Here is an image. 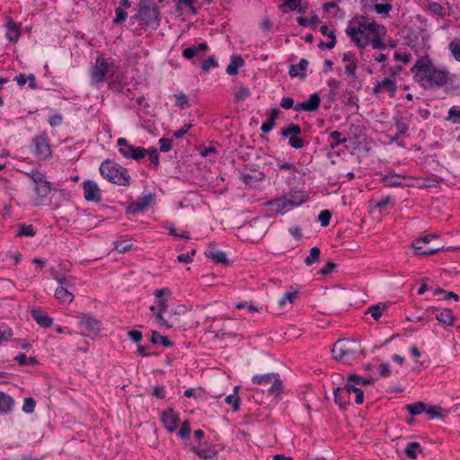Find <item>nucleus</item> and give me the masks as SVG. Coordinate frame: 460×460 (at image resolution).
<instances>
[{
    "mask_svg": "<svg viewBox=\"0 0 460 460\" xmlns=\"http://www.w3.org/2000/svg\"><path fill=\"white\" fill-rule=\"evenodd\" d=\"M267 206L270 208L271 211L280 215L285 214L292 208L288 200L286 199L284 196L268 201Z\"/></svg>",
    "mask_w": 460,
    "mask_h": 460,
    "instance_id": "6ab92c4d",
    "label": "nucleus"
},
{
    "mask_svg": "<svg viewBox=\"0 0 460 460\" xmlns=\"http://www.w3.org/2000/svg\"><path fill=\"white\" fill-rule=\"evenodd\" d=\"M414 80L424 89H437L453 81V75L428 56L417 59L411 68Z\"/></svg>",
    "mask_w": 460,
    "mask_h": 460,
    "instance_id": "f257e3e1",
    "label": "nucleus"
},
{
    "mask_svg": "<svg viewBox=\"0 0 460 460\" xmlns=\"http://www.w3.org/2000/svg\"><path fill=\"white\" fill-rule=\"evenodd\" d=\"M14 405V400L7 394L0 392V413H9Z\"/></svg>",
    "mask_w": 460,
    "mask_h": 460,
    "instance_id": "cd10ccee",
    "label": "nucleus"
},
{
    "mask_svg": "<svg viewBox=\"0 0 460 460\" xmlns=\"http://www.w3.org/2000/svg\"><path fill=\"white\" fill-rule=\"evenodd\" d=\"M368 32L375 37L383 36L386 33V29L384 25L378 24L371 20L370 24H367Z\"/></svg>",
    "mask_w": 460,
    "mask_h": 460,
    "instance_id": "e433bc0d",
    "label": "nucleus"
},
{
    "mask_svg": "<svg viewBox=\"0 0 460 460\" xmlns=\"http://www.w3.org/2000/svg\"><path fill=\"white\" fill-rule=\"evenodd\" d=\"M34 156L40 160H45L51 155L50 146L46 137L40 135L35 137L31 145Z\"/></svg>",
    "mask_w": 460,
    "mask_h": 460,
    "instance_id": "9b49d317",
    "label": "nucleus"
},
{
    "mask_svg": "<svg viewBox=\"0 0 460 460\" xmlns=\"http://www.w3.org/2000/svg\"><path fill=\"white\" fill-rule=\"evenodd\" d=\"M343 393H346V395H348V396H349L351 393H354L355 394V402L357 404H361L364 401L363 391L360 388L357 387V385H355L352 382H349V379H348V382H347L345 387H343Z\"/></svg>",
    "mask_w": 460,
    "mask_h": 460,
    "instance_id": "b1692460",
    "label": "nucleus"
},
{
    "mask_svg": "<svg viewBox=\"0 0 460 460\" xmlns=\"http://www.w3.org/2000/svg\"><path fill=\"white\" fill-rule=\"evenodd\" d=\"M101 175L111 183L127 187L130 184V175L126 168L118 163L107 159L99 168Z\"/></svg>",
    "mask_w": 460,
    "mask_h": 460,
    "instance_id": "f03ea898",
    "label": "nucleus"
},
{
    "mask_svg": "<svg viewBox=\"0 0 460 460\" xmlns=\"http://www.w3.org/2000/svg\"><path fill=\"white\" fill-rule=\"evenodd\" d=\"M286 199L288 200V203L291 208L297 207L301 204H303L305 199L306 196L302 190H291L288 192L286 196H284Z\"/></svg>",
    "mask_w": 460,
    "mask_h": 460,
    "instance_id": "393cba45",
    "label": "nucleus"
},
{
    "mask_svg": "<svg viewBox=\"0 0 460 460\" xmlns=\"http://www.w3.org/2000/svg\"><path fill=\"white\" fill-rule=\"evenodd\" d=\"M396 84L394 78L385 77L381 82H378L373 88V93L379 97L382 92H387L391 97L394 96L396 91Z\"/></svg>",
    "mask_w": 460,
    "mask_h": 460,
    "instance_id": "2eb2a0df",
    "label": "nucleus"
},
{
    "mask_svg": "<svg viewBox=\"0 0 460 460\" xmlns=\"http://www.w3.org/2000/svg\"><path fill=\"white\" fill-rule=\"evenodd\" d=\"M425 403L421 402L413 404H407L406 409L411 415H418L425 411Z\"/></svg>",
    "mask_w": 460,
    "mask_h": 460,
    "instance_id": "37998d69",
    "label": "nucleus"
},
{
    "mask_svg": "<svg viewBox=\"0 0 460 460\" xmlns=\"http://www.w3.org/2000/svg\"><path fill=\"white\" fill-rule=\"evenodd\" d=\"M420 449V445L418 442H411L405 447V454L408 457L415 458L418 451Z\"/></svg>",
    "mask_w": 460,
    "mask_h": 460,
    "instance_id": "a18cd8bd",
    "label": "nucleus"
},
{
    "mask_svg": "<svg viewBox=\"0 0 460 460\" xmlns=\"http://www.w3.org/2000/svg\"><path fill=\"white\" fill-rule=\"evenodd\" d=\"M28 175L34 183V190L38 196L35 204L40 205L42 199L50 193V182L47 181L45 175L39 171H31Z\"/></svg>",
    "mask_w": 460,
    "mask_h": 460,
    "instance_id": "0eeeda50",
    "label": "nucleus"
},
{
    "mask_svg": "<svg viewBox=\"0 0 460 460\" xmlns=\"http://www.w3.org/2000/svg\"><path fill=\"white\" fill-rule=\"evenodd\" d=\"M160 150L162 152H168L172 147V140L170 138L162 137L159 140Z\"/></svg>",
    "mask_w": 460,
    "mask_h": 460,
    "instance_id": "69168bd1",
    "label": "nucleus"
},
{
    "mask_svg": "<svg viewBox=\"0 0 460 460\" xmlns=\"http://www.w3.org/2000/svg\"><path fill=\"white\" fill-rule=\"evenodd\" d=\"M374 10L378 14L388 15L389 13L393 10V5L388 3H386V4L376 3L374 4Z\"/></svg>",
    "mask_w": 460,
    "mask_h": 460,
    "instance_id": "09e8293b",
    "label": "nucleus"
},
{
    "mask_svg": "<svg viewBox=\"0 0 460 460\" xmlns=\"http://www.w3.org/2000/svg\"><path fill=\"white\" fill-rule=\"evenodd\" d=\"M320 254H321V252H320L319 248H317V247L311 248L309 255L305 260V263L307 266H311L314 262L319 261Z\"/></svg>",
    "mask_w": 460,
    "mask_h": 460,
    "instance_id": "79ce46f5",
    "label": "nucleus"
},
{
    "mask_svg": "<svg viewBox=\"0 0 460 460\" xmlns=\"http://www.w3.org/2000/svg\"><path fill=\"white\" fill-rule=\"evenodd\" d=\"M192 449L200 458L205 460L213 459L217 456V452L210 448L199 450L197 447H193Z\"/></svg>",
    "mask_w": 460,
    "mask_h": 460,
    "instance_id": "49530a36",
    "label": "nucleus"
},
{
    "mask_svg": "<svg viewBox=\"0 0 460 460\" xmlns=\"http://www.w3.org/2000/svg\"><path fill=\"white\" fill-rule=\"evenodd\" d=\"M297 296V293H290L287 292L284 294L283 297L279 301V305L280 307L284 306L287 301L289 303H292Z\"/></svg>",
    "mask_w": 460,
    "mask_h": 460,
    "instance_id": "774afa93",
    "label": "nucleus"
},
{
    "mask_svg": "<svg viewBox=\"0 0 460 460\" xmlns=\"http://www.w3.org/2000/svg\"><path fill=\"white\" fill-rule=\"evenodd\" d=\"M36 402L35 401L29 397L24 399V402L22 405V411L26 413H32L35 410Z\"/></svg>",
    "mask_w": 460,
    "mask_h": 460,
    "instance_id": "4d7b16f0",
    "label": "nucleus"
},
{
    "mask_svg": "<svg viewBox=\"0 0 460 460\" xmlns=\"http://www.w3.org/2000/svg\"><path fill=\"white\" fill-rule=\"evenodd\" d=\"M250 96H251V91L249 90V88L241 85L238 87L237 91L235 92L234 99L236 102H243V101L246 100L247 98H249Z\"/></svg>",
    "mask_w": 460,
    "mask_h": 460,
    "instance_id": "c03bdc74",
    "label": "nucleus"
},
{
    "mask_svg": "<svg viewBox=\"0 0 460 460\" xmlns=\"http://www.w3.org/2000/svg\"><path fill=\"white\" fill-rule=\"evenodd\" d=\"M55 297L58 302L70 304L74 300V295L66 288L58 287L55 291Z\"/></svg>",
    "mask_w": 460,
    "mask_h": 460,
    "instance_id": "c85d7f7f",
    "label": "nucleus"
},
{
    "mask_svg": "<svg viewBox=\"0 0 460 460\" xmlns=\"http://www.w3.org/2000/svg\"><path fill=\"white\" fill-rule=\"evenodd\" d=\"M5 37L11 42H16L20 37V31L18 25L13 22H9L7 23V31L5 33Z\"/></svg>",
    "mask_w": 460,
    "mask_h": 460,
    "instance_id": "72a5a7b5",
    "label": "nucleus"
},
{
    "mask_svg": "<svg viewBox=\"0 0 460 460\" xmlns=\"http://www.w3.org/2000/svg\"><path fill=\"white\" fill-rule=\"evenodd\" d=\"M332 214L329 210H322L318 216V220L322 226H327L330 224Z\"/></svg>",
    "mask_w": 460,
    "mask_h": 460,
    "instance_id": "5fc2aeb1",
    "label": "nucleus"
},
{
    "mask_svg": "<svg viewBox=\"0 0 460 460\" xmlns=\"http://www.w3.org/2000/svg\"><path fill=\"white\" fill-rule=\"evenodd\" d=\"M205 255L216 263L226 264L228 262L226 253L222 251L216 250L212 244H210L205 252Z\"/></svg>",
    "mask_w": 460,
    "mask_h": 460,
    "instance_id": "5701e85b",
    "label": "nucleus"
},
{
    "mask_svg": "<svg viewBox=\"0 0 460 460\" xmlns=\"http://www.w3.org/2000/svg\"><path fill=\"white\" fill-rule=\"evenodd\" d=\"M388 308V305L386 303H378L376 305H371L366 312V314H370L372 317L378 321L382 316L384 311Z\"/></svg>",
    "mask_w": 460,
    "mask_h": 460,
    "instance_id": "473e14b6",
    "label": "nucleus"
},
{
    "mask_svg": "<svg viewBox=\"0 0 460 460\" xmlns=\"http://www.w3.org/2000/svg\"><path fill=\"white\" fill-rule=\"evenodd\" d=\"M243 65L244 61L241 56H232L230 63L226 67V73L230 75H234Z\"/></svg>",
    "mask_w": 460,
    "mask_h": 460,
    "instance_id": "c756f323",
    "label": "nucleus"
},
{
    "mask_svg": "<svg viewBox=\"0 0 460 460\" xmlns=\"http://www.w3.org/2000/svg\"><path fill=\"white\" fill-rule=\"evenodd\" d=\"M411 114H396V116L394 119V128L396 129V137H402L403 136H405L409 129V124L411 120Z\"/></svg>",
    "mask_w": 460,
    "mask_h": 460,
    "instance_id": "dca6fc26",
    "label": "nucleus"
},
{
    "mask_svg": "<svg viewBox=\"0 0 460 460\" xmlns=\"http://www.w3.org/2000/svg\"><path fill=\"white\" fill-rule=\"evenodd\" d=\"M131 244L128 241H119L115 243V250L119 252H125L130 250Z\"/></svg>",
    "mask_w": 460,
    "mask_h": 460,
    "instance_id": "338daca9",
    "label": "nucleus"
},
{
    "mask_svg": "<svg viewBox=\"0 0 460 460\" xmlns=\"http://www.w3.org/2000/svg\"><path fill=\"white\" fill-rule=\"evenodd\" d=\"M321 104V98L318 93H313L310 95L309 99L305 102H299L295 105L294 110L296 111H315L319 109Z\"/></svg>",
    "mask_w": 460,
    "mask_h": 460,
    "instance_id": "f3484780",
    "label": "nucleus"
},
{
    "mask_svg": "<svg viewBox=\"0 0 460 460\" xmlns=\"http://www.w3.org/2000/svg\"><path fill=\"white\" fill-rule=\"evenodd\" d=\"M79 324L90 332L97 333L101 331L100 321L88 314H85L81 318Z\"/></svg>",
    "mask_w": 460,
    "mask_h": 460,
    "instance_id": "aec40b11",
    "label": "nucleus"
},
{
    "mask_svg": "<svg viewBox=\"0 0 460 460\" xmlns=\"http://www.w3.org/2000/svg\"><path fill=\"white\" fill-rule=\"evenodd\" d=\"M334 401L340 406V408H346L347 404L349 402V396L346 395V393H343V388L337 387L333 391Z\"/></svg>",
    "mask_w": 460,
    "mask_h": 460,
    "instance_id": "7c9ffc66",
    "label": "nucleus"
},
{
    "mask_svg": "<svg viewBox=\"0 0 460 460\" xmlns=\"http://www.w3.org/2000/svg\"><path fill=\"white\" fill-rule=\"evenodd\" d=\"M190 434V423L188 420H185L181 424V427L178 432V436L181 438L185 439V438H189Z\"/></svg>",
    "mask_w": 460,
    "mask_h": 460,
    "instance_id": "680f3d73",
    "label": "nucleus"
},
{
    "mask_svg": "<svg viewBox=\"0 0 460 460\" xmlns=\"http://www.w3.org/2000/svg\"><path fill=\"white\" fill-rule=\"evenodd\" d=\"M35 231L33 229V226L31 225H22L20 226L18 235H25V236H34Z\"/></svg>",
    "mask_w": 460,
    "mask_h": 460,
    "instance_id": "e2e57ef3",
    "label": "nucleus"
},
{
    "mask_svg": "<svg viewBox=\"0 0 460 460\" xmlns=\"http://www.w3.org/2000/svg\"><path fill=\"white\" fill-rule=\"evenodd\" d=\"M434 238H437V236L433 235V234L425 235L421 238L417 239L414 243H412L411 247L415 251L416 254L420 255V256H427V255L435 254L442 248L437 247V248H429L428 250H422V244L429 243V242Z\"/></svg>",
    "mask_w": 460,
    "mask_h": 460,
    "instance_id": "ddd939ff",
    "label": "nucleus"
},
{
    "mask_svg": "<svg viewBox=\"0 0 460 460\" xmlns=\"http://www.w3.org/2000/svg\"><path fill=\"white\" fill-rule=\"evenodd\" d=\"M348 379L349 380V382H352L357 385H367L373 383L372 378H364L358 375H349L348 376Z\"/></svg>",
    "mask_w": 460,
    "mask_h": 460,
    "instance_id": "de8ad7c7",
    "label": "nucleus"
},
{
    "mask_svg": "<svg viewBox=\"0 0 460 460\" xmlns=\"http://www.w3.org/2000/svg\"><path fill=\"white\" fill-rule=\"evenodd\" d=\"M346 33L359 49H364L370 42L367 32L362 31L360 27L356 26L354 21L349 22Z\"/></svg>",
    "mask_w": 460,
    "mask_h": 460,
    "instance_id": "f8f14e48",
    "label": "nucleus"
},
{
    "mask_svg": "<svg viewBox=\"0 0 460 460\" xmlns=\"http://www.w3.org/2000/svg\"><path fill=\"white\" fill-rule=\"evenodd\" d=\"M153 197L151 195L144 197L142 199L137 201L132 205V211H144L146 208L150 206Z\"/></svg>",
    "mask_w": 460,
    "mask_h": 460,
    "instance_id": "4c0bfd02",
    "label": "nucleus"
},
{
    "mask_svg": "<svg viewBox=\"0 0 460 460\" xmlns=\"http://www.w3.org/2000/svg\"><path fill=\"white\" fill-rule=\"evenodd\" d=\"M115 14H116V16L113 20L114 23H121V22H125V20L128 17L127 12L125 10H123L121 7H117L115 9Z\"/></svg>",
    "mask_w": 460,
    "mask_h": 460,
    "instance_id": "13d9d810",
    "label": "nucleus"
},
{
    "mask_svg": "<svg viewBox=\"0 0 460 460\" xmlns=\"http://www.w3.org/2000/svg\"><path fill=\"white\" fill-rule=\"evenodd\" d=\"M146 151H147L146 155H148L151 163L157 168L159 166V154L157 149L155 147H150L146 149Z\"/></svg>",
    "mask_w": 460,
    "mask_h": 460,
    "instance_id": "864d4df0",
    "label": "nucleus"
},
{
    "mask_svg": "<svg viewBox=\"0 0 460 460\" xmlns=\"http://www.w3.org/2000/svg\"><path fill=\"white\" fill-rule=\"evenodd\" d=\"M237 390L238 386H235L234 389V394H229L225 398V402L232 406L234 411H238L240 407V398L237 395Z\"/></svg>",
    "mask_w": 460,
    "mask_h": 460,
    "instance_id": "c9c22d12",
    "label": "nucleus"
},
{
    "mask_svg": "<svg viewBox=\"0 0 460 460\" xmlns=\"http://www.w3.org/2000/svg\"><path fill=\"white\" fill-rule=\"evenodd\" d=\"M151 341L154 344L161 343L164 347H171L172 345V342L167 337L161 335L156 331L152 332Z\"/></svg>",
    "mask_w": 460,
    "mask_h": 460,
    "instance_id": "a19ab883",
    "label": "nucleus"
},
{
    "mask_svg": "<svg viewBox=\"0 0 460 460\" xmlns=\"http://www.w3.org/2000/svg\"><path fill=\"white\" fill-rule=\"evenodd\" d=\"M161 420L164 428L172 433L177 429V424L180 420L178 414H176L172 409H168L162 413Z\"/></svg>",
    "mask_w": 460,
    "mask_h": 460,
    "instance_id": "a211bd4d",
    "label": "nucleus"
},
{
    "mask_svg": "<svg viewBox=\"0 0 460 460\" xmlns=\"http://www.w3.org/2000/svg\"><path fill=\"white\" fill-rule=\"evenodd\" d=\"M113 67V63L102 56L97 57L95 65L92 67L90 75L92 83L98 84L104 81L106 75Z\"/></svg>",
    "mask_w": 460,
    "mask_h": 460,
    "instance_id": "6e6552de",
    "label": "nucleus"
},
{
    "mask_svg": "<svg viewBox=\"0 0 460 460\" xmlns=\"http://www.w3.org/2000/svg\"><path fill=\"white\" fill-rule=\"evenodd\" d=\"M174 98H175V104L178 107H180L181 109H185L190 104L188 96L182 92L175 93Z\"/></svg>",
    "mask_w": 460,
    "mask_h": 460,
    "instance_id": "8fccbe9b",
    "label": "nucleus"
},
{
    "mask_svg": "<svg viewBox=\"0 0 460 460\" xmlns=\"http://www.w3.org/2000/svg\"><path fill=\"white\" fill-rule=\"evenodd\" d=\"M357 61L356 59L351 61L350 63H347L346 66H345V72L346 74L352 77V78H356V70H357Z\"/></svg>",
    "mask_w": 460,
    "mask_h": 460,
    "instance_id": "0e129e2a",
    "label": "nucleus"
},
{
    "mask_svg": "<svg viewBox=\"0 0 460 460\" xmlns=\"http://www.w3.org/2000/svg\"><path fill=\"white\" fill-rule=\"evenodd\" d=\"M84 197L87 201L100 202L102 200L101 190L97 183L91 180L83 182Z\"/></svg>",
    "mask_w": 460,
    "mask_h": 460,
    "instance_id": "4468645a",
    "label": "nucleus"
},
{
    "mask_svg": "<svg viewBox=\"0 0 460 460\" xmlns=\"http://www.w3.org/2000/svg\"><path fill=\"white\" fill-rule=\"evenodd\" d=\"M160 8L155 0H140L134 18L142 25L157 27L160 22Z\"/></svg>",
    "mask_w": 460,
    "mask_h": 460,
    "instance_id": "7ed1b4c3",
    "label": "nucleus"
},
{
    "mask_svg": "<svg viewBox=\"0 0 460 460\" xmlns=\"http://www.w3.org/2000/svg\"><path fill=\"white\" fill-rule=\"evenodd\" d=\"M432 314H435V318L443 324L452 325L454 323L455 317L452 310L449 308H444L440 312L433 309Z\"/></svg>",
    "mask_w": 460,
    "mask_h": 460,
    "instance_id": "4be33fe9",
    "label": "nucleus"
},
{
    "mask_svg": "<svg viewBox=\"0 0 460 460\" xmlns=\"http://www.w3.org/2000/svg\"><path fill=\"white\" fill-rule=\"evenodd\" d=\"M31 315L37 322L38 324L44 328L50 327L53 323V319L50 316H49L48 314H46L40 309H31Z\"/></svg>",
    "mask_w": 460,
    "mask_h": 460,
    "instance_id": "412c9836",
    "label": "nucleus"
},
{
    "mask_svg": "<svg viewBox=\"0 0 460 460\" xmlns=\"http://www.w3.org/2000/svg\"><path fill=\"white\" fill-rule=\"evenodd\" d=\"M332 353L335 360L350 364L352 361L358 358L360 349L358 344L354 341L343 339L335 342Z\"/></svg>",
    "mask_w": 460,
    "mask_h": 460,
    "instance_id": "20e7f679",
    "label": "nucleus"
},
{
    "mask_svg": "<svg viewBox=\"0 0 460 460\" xmlns=\"http://www.w3.org/2000/svg\"><path fill=\"white\" fill-rule=\"evenodd\" d=\"M341 136V133L339 131H332L330 135V137L334 140L332 143L330 144V147L332 149L336 148L339 145L344 144L347 142V138H340Z\"/></svg>",
    "mask_w": 460,
    "mask_h": 460,
    "instance_id": "603ef678",
    "label": "nucleus"
},
{
    "mask_svg": "<svg viewBox=\"0 0 460 460\" xmlns=\"http://www.w3.org/2000/svg\"><path fill=\"white\" fill-rule=\"evenodd\" d=\"M302 133L301 127L298 124H289L282 128L280 135L283 137H288V144L295 149H301L305 146L304 140L299 137Z\"/></svg>",
    "mask_w": 460,
    "mask_h": 460,
    "instance_id": "9d476101",
    "label": "nucleus"
},
{
    "mask_svg": "<svg viewBox=\"0 0 460 460\" xmlns=\"http://www.w3.org/2000/svg\"><path fill=\"white\" fill-rule=\"evenodd\" d=\"M217 66L215 57L210 56L202 63V70L208 72L210 68H214Z\"/></svg>",
    "mask_w": 460,
    "mask_h": 460,
    "instance_id": "052dcab7",
    "label": "nucleus"
},
{
    "mask_svg": "<svg viewBox=\"0 0 460 460\" xmlns=\"http://www.w3.org/2000/svg\"><path fill=\"white\" fill-rule=\"evenodd\" d=\"M117 145L119 147V152L120 155L128 159H133L138 161L144 158L147 151L142 146H134L126 138L119 137L117 140Z\"/></svg>",
    "mask_w": 460,
    "mask_h": 460,
    "instance_id": "1a4fd4ad",
    "label": "nucleus"
},
{
    "mask_svg": "<svg viewBox=\"0 0 460 460\" xmlns=\"http://www.w3.org/2000/svg\"><path fill=\"white\" fill-rule=\"evenodd\" d=\"M449 49L454 58L460 61V40H453L449 45Z\"/></svg>",
    "mask_w": 460,
    "mask_h": 460,
    "instance_id": "bf43d9fd",
    "label": "nucleus"
},
{
    "mask_svg": "<svg viewBox=\"0 0 460 460\" xmlns=\"http://www.w3.org/2000/svg\"><path fill=\"white\" fill-rule=\"evenodd\" d=\"M308 61L305 58L300 59L297 65H292L289 68L288 74L291 77H300L304 79L305 77V74L304 73L307 66Z\"/></svg>",
    "mask_w": 460,
    "mask_h": 460,
    "instance_id": "bb28decb",
    "label": "nucleus"
},
{
    "mask_svg": "<svg viewBox=\"0 0 460 460\" xmlns=\"http://www.w3.org/2000/svg\"><path fill=\"white\" fill-rule=\"evenodd\" d=\"M172 292L169 288L155 289L154 292L155 296L158 299L157 305L159 306V310L155 314L156 318L159 323L166 328H172L179 322L178 319H174L172 316L165 317L168 313V305L166 304V300L163 298V296L164 295L170 296Z\"/></svg>",
    "mask_w": 460,
    "mask_h": 460,
    "instance_id": "39448f33",
    "label": "nucleus"
},
{
    "mask_svg": "<svg viewBox=\"0 0 460 460\" xmlns=\"http://www.w3.org/2000/svg\"><path fill=\"white\" fill-rule=\"evenodd\" d=\"M279 111L276 108L270 109L268 111V119L262 123L261 130L264 133H269L275 127V120L279 117Z\"/></svg>",
    "mask_w": 460,
    "mask_h": 460,
    "instance_id": "a878e982",
    "label": "nucleus"
},
{
    "mask_svg": "<svg viewBox=\"0 0 460 460\" xmlns=\"http://www.w3.org/2000/svg\"><path fill=\"white\" fill-rule=\"evenodd\" d=\"M252 382L255 385H271L268 391L275 396H279L283 391L282 381L277 373L253 376Z\"/></svg>",
    "mask_w": 460,
    "mask_h": 460,
    "instance_id": "423d86ee",
    "label": "nucleus"
},
{
    "mask_svg": "<svg viewBox=\"0 0 460 460\" xmlns=\"http://www.w3.org/2000/svg\"><path fill=\"white\" fill-rule=\"evenodd\" d=\"M403 176L400 174H388L382 178V181L385 183V185L390 187H395L402 185Z\"/></svg>",
    "mask_w": 460,
    "mask_h": 460,
    "instance_id": "f704fd0d",
    "label": "nucleus"
},
{
    "mask_svg": "<svg viewBox=\"0 0 460 460\" xmlns=\"http://www.w3.org/2000/svg\"><path fill=\"white\" fill-rule=\"evenodd\" d=\"M296 22L303 27H310L312 29H316L319 23V19L317 16H313L310 19L300 16L296 18Z\"/></svg>",
    "mask_w": 460,
    "mask_h": 460,
    "instance_id": "58836bf2",
    "label": "nucleus"
},
{
    "mask_svg": "<svg viewBox=\"0 0 460 460\" xmlns=\"http://www.w3.org/2000/svg\"><path fill=\"white\" fill-rule=\"evenodd\" d=\"M176 3V10H180L182 5L188 6L193 14L198 13V9L194 6L195 0H174Z\"/></svg>",
    "mask_w": 460,
    "mask_h": 460,
    "instance_id": "3c124183",
    "label": "nucleus"
},
{
    "mask_svg": "<svg viewBox=\"0 0 460 460\" xmlns=\"http://www.w3.org/2000/svg\"><path fill=\"white\" fill-rule=\"evenodd\" d=\"M354 22L356 26L360 27L362 31L367 32L368 31L367 24H370L371 20L367 16H359Z\"/></svg>",
    "mask_w": 460,
    "mask_h": 460,
    "instance_id": "6e6d98bb",
    "label": "nucleus"
},
{
    "mask_svg": "<svg viewBox=\"0 0 460 460\" xmlns=\"http://www.w3.org/2000/svg\"><path fill=\"white\" fill-rule=\"evenodd\" d=\"M446 119L453 124H460V106L451 107Z\"/></svg>",
    "mask_w": 460,
    "mask_h": 460,
    "instance_id": "ea45409f",
    "label": "nucleus"
},
{
    "mask_svg": "<svg viewBox=\"0 0 460 460\" xmlns=\"http://www.w3.org/2000/svg\"><path fill=\"white\" fill-rule=\"evenodd\" d=\"M208 48V47L206 42H201L198 46H192L185 49L182 52V56L187 59H190L193 57H195L199 52L206 51Z\"/></svg>",
    "mask_w": 460,
    "mask_h": 460,
    "instance_id": "2f4dec72",
    "label": "nucleus"
}]
</instances>
